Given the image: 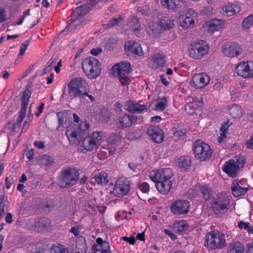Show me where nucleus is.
<instances>
[{"label":"nucleus","mask_w":253,"mask_h":253,"mask_svg":"<svg viewBox=\"0 0 253 253\" xmlns=\"http://www.w3.org/2000/svg\"><path fill=\"white\" fill-rule=\"evenodd\" d=\"M117 76L119 78L120 81L123 85H126L129 84V79L126 75Z\"/></svg>","instance_id":"0e129e2a"},{"label":"nucleus","mask_w":253,"mask_h":253,"mask_svg":"<svg viewBox=\"0 0 253 253\" xmlns=\"http://www.w3.org/2000/svg\"><path fill=\"white\" fill-rule=\"evenodd\" d=\"M130 68L129 63L121 62L112 67V74L115 76L127 75L130 71Z\"/></svg>","instance_id":"dca6fc26"},{"label":"nucleus","mask_w":253,"mask_h":253,"mask_svg":"<svg viewBox=\"0 0 253 253\" xmlns=\"http://www.w3.org/2000/svg\"><path fill=\"white\" fill-rule=\"evenodd\" d=\"M90 9L87 7V4H83L77 7L72 13L69 21L71 23H73L76 19L80 17L85 15L87 14Z\"/></svg>","instance_id":"aec40b11"},{"label":"nucleus","mask_w":253,"mask_h":253,"mask_svg":"<svg viewBox=\"0 0 253 253\" xmlns=\"http://www.w3.org/2000/svg\"><path fill=\"white\" fill-rule=\"evenodd\" d=\"M96 253H110V247L108 242L101 238L96 239Z\"/></svg>","instance_id":"393cba45"},{"label":"nucleus","mask_w":253,"mask_h":253,"mask_svg":"<svg viewBox=\"0 0 253 253\" xmlns=\"http://www.w3.org/2000/svg\"><path fill=\"white\" fill-rule=\"evenodd\" d=\"M34 227L38 232L48 231L51 229L52 224L50 219L48 218H41L37 219Z\"/></svg>","instance_id":"f3484780"},{"label":"nucleus","mask_w":253,"mask_h":253,"mask_svg":"<svg viewBox=\"0 0 253 253\" xmlns=\"http://www.w3.org/2000/svg\"><path fill=\"white\" fill-rule=\"evenodd\" d=\"M193 150L195 157L202 161L210 159L212 154L210 146L200 139L193 143Z\"/></svg>","instance_id":"39448f33"},{"label":"nucleus","mask_w":253,"mask_h":253,"mask_svg":"<svg viewBox=\"0 0 253 253\" xmlns=\"http://www.w3.org/2000/svg\"><path fill=\"white\" fill-rule=\"evenodd\" d=\"M238 75L244 78H253V61H243L236 67Z\"/></svg>","instance_id":"6e6552de"},{"label":"nucleus","mask_w":253,"mask_h":253,"mask_svg":"<svg viewBox=\"0 0 253 253\" xmlns=\"http://www.w3.org/2000/svg\"><path fill=\"white\" fill-rule=\"evenodd\" d=\"M203 100H201L197 97L194 98L193 102L187 103L185 106V110L188 114H193L195 113L197 107H202Z\"/></svg>","instance_id":"a878e982"},{"label":"nucleus","mask_w":253,"mask_h":253,"mask_svg":"<svg viewBox=\"0 0 253 253\" xmlns=\"http://www.w3.org/2000/svg\"><path fill=\"white\" fill-rule=\"evenodd\" d=\"M94 132H92L91 134V136L86 137L82 140L84 149L87 151L93 150L94 146H95V137H94Z\"/></svg>","instance_id":"72a5a7b5"},{"label":"nucleus","mask_w":253,"mask_h":253,"mask_svg":"<svg viewBox=\"0 0 253 253\" xmlns=\"http://www.w3.org/2000/svg\"><path fill=\"white\" fill-rule=\"evenodd\" d=\"M154 182L156 183V186L158 191L162 194H167L171 189L172 182L169 179Z\"/></svg>","instance_id":"4be33fe9"},{"label":"nucleus","mask_w":253,"mask_h":253,"mask_svg":"<svg viewBox=\"0 0 253 253\" xmlns=\"http://www.w3.org/2000/svg\"><path fill=\"white\" fill-rule=\"evenodd\" d=\"M50 253H68L64 246L60 244H54L50 248Z\"/></svg>","instance_id":"37998d69"},{"label":"nucleus","mask_w":253,"mask_h":253,"mask_svg":"<svg viewBox=\"0 0 253 253\" xmlns=\"http://www.w3.org/2000/svg\"><path fill=\"white\" fill-rule=\"evenodd\" d=\"M200 191L202 193L204 198L206 200H209L212 195V191L207 185L201 186Z\"/></svg>","instance_id":"a18cd8bd"},{"label":"nucleus","mask_w":253,"mask_h":253,"mask_svg":"<svg viewBox=\"0 0 253 253\" xmlns=\"http://www.w3.org/2000/svg\"><path fill=\"white\" fill-rule=\"evenodd\" d=\"M230 115L234 118L241 117L242 116V110L240 106L232 105L229 110Z\"/></svg>","instance_id":"a19ab883"},{"label":"nucleus","mask_w":253,"mask_h":253,"mask_svg":"<svg viewBox=\"0 0 253 253\" xmlns=\"http://www.w3.org/2000/svg\"><path fill=\"white\" fill-rule=\"evenodd\" d=\"M104 146L105 144H102L101 148L98 152V157L100 160L106 159L109 155H113L116 151L115 146L110 147Z\"/></svg>","instance_id":"cd10ccee"},{"label":"nucleus","mask_w":253,"mask_h":253,"mask_svg":"<svg viewBox=\"0 0 253 253\" xmlns=\"http://www.w3.org/2000/svg\"><path fill=\"white\" fill-rule=\"evenodd\" d=\"M225 245L224 235L217 230L210 232L205 237L204 246L209 250L221 249Z\"/></svg>","instance_id":"7ed1b4c3"},{"label":"nucleus","mask_w":253,"mask_h":253,"mask_svg":"<svg viewBox=\"0 0 253 253\" xmlns=\"http://www.w3.org/2000/svg\"><path fill=\"white\" fill-rule=\"evenodd\" d=\"M161 2L163 6L169 10H173L176 7L175 0H161Z\"/></svg>","instance_id":"de8ad7c7"},{"label":"nucleus","mask_w":253,"mask_h":253,"mask_svg":"<svg viewBox=\"0 0 253 253\" xmlns=\"http://www.w3.org/2000/svg\"><path fill=\"white\" fill-rule=\"evenodd\" d=\"M147 31L149 34L152 37H156L158 36L160 33L159 30L158 29L157 26L154 25L147 28Z\"/></svg>","instance_id":"864d4df0"},{"label":"nucleus","mask_w":253,"mask_h":253,"mask_svg":"<svg viewBox=\"0 0 253 253\" xmlns=\"http://www.w3.org/2000/svg\"><path fill=\"white\" fill-rule=\"evenodd\" d=\"M190 202L185 200L175 201L171 205V211L176 215L185 214L188 212L190 208Z\"/></svg>","instance_id":"1a4fd4ad"},{"label":"nucleus","mask_w":253,"mask_h":253,"mask_svg":"<svg viewBox=\"0 0 253 253\" xmlns=\"http://www.w3.org/2000/svg\"><path fill=\"white\" fill-rule=\"evenodd\" d=\"M5 187L6 189H9L10 188L12 183L14 182L13 179L11 177H6L5 179Z\"/></svg>","instance_id":"69168bd1"},{"label":"nucleus","mask_w":253,"mask_h":253,"mask_svg":"<svg viewBox=\"0 0 253 253\" xmlns=\"http://www.w3.org/2000/svg\"><path fill=\"white\" fill-rule=\"evenodd\" d=\"M253 23V14L249 15L244 19L242 25L244 29H248L251 27Z\"/></svg>","instance_id":"603ef678"},{"label":"nucleus","mask_w":253,"mask_h":253,"mask_svg":"<svg viewBox=\"0 0 253 253\" xmlns=\"http://www.w3.org/2000/svg\"><path fill=\"white\" fill-rule=\"evenodd\" d=\"M75 246L78 253H85L87 249L85 238L83 236L78 237L76 240Z\"/></svg>","instance_id":"473e14b6"},{"label":"nucleus","mask_w":253,"mask_h":253,"mask_svg":"<svg viewBox=\"0 0 253 253\" xmlns=\"http://www.w3.org/2000/svg\"><path fill=\"white\" fill-rule=\"evenodd\" d=\"M127 25L135 35L139 34L141 28L138 19L137 17H132L129 19Z\"/></svg>","instance_id":"7c9ffc66"},{"label":"nucleus","mask_w":253,"mask_h":253,"mask_svg":"<svg viewBox=\"0 0 253 253\" xmlns=\"http://www.w3.org/2000/svg\"><path fill=\"white\" fill-rule=\"evenodd\" d=\"M208 51V44L204 41L191 43L189 48L190 56L195 59H201L207 54Z\"/></svg>","instance_id":"423d86ee"},{"label":"nucleus","mask_w":253,"mask_h":253,"mask_svg":"<svg viewBox=\"0 0 253 253\" xmlns=\"http://www.w3.org/2000/svg\"><path fill=\"white\" fill-rule=\"evenodd\" d=\"M94 58L87 57L82 62V69L84 74L91 79H95V74L93 61Z\"/></svg>","instance_id":"2eb2a0df"},{"label":"nucleus","mask_w":253,"mask_h":253,"mask_svg":"<svg viewBox=\"0 0 253 253\" xmlns=\"http://www.w3.org/2000/svg\"><path fill=\"white\" fill-rule=\"evenodd\" d=\"M210 82V77L205 73L195 74L192 77L191 85L196 88L205 87Z\"/></svg>","instance_id":"ddd939ff"},{"label":"nucleus","mask_w":253,"mask_h":253,"mask_svg":"<svg viewBox=\"0 0 253 253\" xmlns=\"http://www.w3.org/2000/svg\"><path fill=\"white\" fill-rule=\"evenodd\" d=\"M9 203L7 198L5 197L4 194H0V207L6 210L8 206Z\"/></svg>","instance_id":"6e6d98bb"},{"label":"nucleus","mask_w":253,"mask_h":253,"mask_svg":"<svg viewBox=\"0 0 253 253\" xmlns=\"http://www.w3.org/2000/svg\"><path fill=\"white\" fill-rule=\"evenodd\" d=\"M6 20L5 10L3 8H0V23H2Z\"/></svg>","instance_id":"774afa93"},{"label":"nucleus","mask_w":253,"mask_h":253,"mask_svg":"<svg viewBox=\"0 0 253 253\" xmlns=\"http://www.w3.org/2000/svg\"><path fill=\"white\" fill-rule=\"evenodd\" d=\"M222 52L224 55L232 58L240 56L243 52V49L237 42H227L222 45Z\"/></svg>","instance_id":"0eeeda50"},{"label":"nucleus","mask_w":253,"mask_h":253,"mask_svg":"<svg viewBox=\"0 0 253 253\" xmlns=\"http://www.w3.org/2000/svg\"><path fill=\"white\" fill-rule=\"evenodd\" d=\"M172 175V171L170 169H161L157 171H152L149 176L153 181H158L170 180Z\"/></svg>","instance_id":"9d476101"},{"label":"nucleus","mask_w":253,"mask_h":253,"mask_svg":"<svg viewBox=\"0 0 253 253\" xmlns=\"http://www.w3.org/2000/svg\"><path fill=\"white\" fill-rule=\"evenodd\" d=\"M167 105V100L166 97H163L155 105L154 110L156 111H163Z\"/></svg>","instance_id":"3c124183"},{"label":"nucleus","mask_w":253,"mask_h":253,"mask_svg":"<svg viewBox=\"0 0 253 253\" xmlns=\"http://www.w3.org/2000/svg\"><path fill=\"white\" fill-rule=\"evenodd\" d=\"M57 116L58 118V123L59 124L58 128H59V127L63 125L64 121L66 119V117L65 113L63 112H58L57 113Z\"/></svg>","instance_id":"4d7b16f0"},{"label":"nucleus","mask_w":253,"mask_h":253,"mask_svg":"<svg viewBox=\"0 0 253 253\" xmlns=\"http://www.w3.org/2000/svg\"><path fill=\"white\" fill-rule=\"evenodd\" d=\"M172 129V138L175 141L183 139L187 132L186 127L183 125L179 123L175 124Z\"/></svg>","instance_id":"a211bd4d"},{"label":"nucleus","mask_w":253,"mask_h":253,"mask_svg":"<svg viewBox=\"0 0 253 253\" xmlns=\"http://www.w3.org/2000/svg\"><path fill=\"white\" fill-rule=\"evenodd\" d=\"M120 140V137L118 135L112 134L109 136L108 140L106 141L107 144L105 146L110 147L115 146L114 145Z\"/></svg>","instance_id":"8fccbe9b"},{"label":"nucleus","mask_w":253,"mask_h":253,"mask_svg":"<svg viewBox=\"0 0 253 253\" xmlns=\"http://www.w3.org/2000/svg\"><path fill=\"white\" fill-rule=\"evenodd\" d=\"M224 26V22L219 19H213L211 21L208 25V31L213 32L219 31L223 28Z\"/></svg>","instance_id":"2f4dec72"},{"label":"nucleus","mask_w":253,"mask_h":253,"mask_svg":"<svg viewBox=\"0 0 253 253\" xmlns=\"http://www.w3.org/2000/svg\"><path fill=\"white\" fill-rule=\"evenodd\" d=\"M125 50L128 56H142L144 54L141 44L133 41H128L125 43Z\"/></svg>","instance_id":"9b49d317"},{"label":"nucleus","mask_w":253,"mask_h":253,"mask_svg":"<svg viewBox=\"0 0 253 253\" xmlns=\"http://www.w3.org/2000/svg\"><path fill=\"white\" fill-rule=\"evenodd\" d=\"M98 120L100 122L106 123L108 122L111 117V113L109 110L106 108H103L101 109L100 112L98 114Z\"/></svg>","instance_id":"4c0bfd02"},{"label":"nucleus","mask_w":253,"mask_h":253,"mask_svg":"<svg viewBox=\"0 0 253 253\" xmlns=\"http://www.w3.org/2000/svg\"><path fill=\"white\" fill-rule=\"evenodd\" d=\"M30 39L27 40L26 41H25L23 43H22L20 49V52L19 54V55L20 56H23L26 50H27L28 45L30 42Z\"/></svg>","instance_id":"13d9d810"},{"label":"nucleus","mask_w":253,"mask_h":253,"mask_svg":"<svg viewBox=\"0 0 253 253\" xmlns=\"http://www.w3.org/2000/svg\"><path fill=\"white\" fill-rule=\"evenodd\" d=\"M239 165L233 160H230L224 165L222 169L232 177H235L239 169Z\"/></svg>","instance_id":"6ab92c4d"},{"label":"nucleus","mask_w":253,"mask_h":253,"mask_svg":"<svg viewBox=\"0 0 253 253\" xmlns=\"http://www.w3.org/2000/svg\"><path fill=\"white\" fill-rule=\"evenodd\" d=\"M97 136H96V147L97 145H101V144H105L106 142V134L104 131H99L96 132Z\"/></svg>","instance_id":"49530a36"},{"label":"nucleus","mask_w":253,"mask_h":253,"mask_svg":"<svg viewBox=\"0 0 253 253\" xmlns=\"http://www.w3.org/2000/svg\"><path fill=\"white\" fill-rule=\"evenodd\" d=\"M139 188L143 193H147L149 191L150 189L149 184L145 182L139 184Z\"/></svg>","instance_id":"680f3d73"},{"label":"nucleus","mask_w":253,"mask_h":253,"mask_svg":"<svg viewBox=\"0 0 253 253\" xmlns=\"http://www.w3.org/2000/svg\"><path fill=\"white\" fill-rule=\"evenodd\" d=\"M141 163H138L137 161L131 162L128 163V167L130 169L133 171H136L137 167L139 165H140Z\"/></svg>","instance_id":"338daca9"},{"label":"nucleus","mask_w":253,"mask_h":253,"mask_svg":"<svg viewBox=\"0 0 253 253\" xmlns=\"http://www.w3.org/2000/svg\"><path fill=\"white\" fill-rule=\"evenodd\" d=\"M90 125L87 121L83 122L79 128L80 130H82V133H85L89 128Z\"/></svg>","instance_id":"e2e57ef3"},{"label":"nucleus","mask_w":253,"mask_h":253,"mask_svg":"<svg viewBox=\"0 0 253 253\" xmlns=\"http://www.w3.org/2000/svg\"><path fill=\"white\" fill-rule=\"evenodd\" d=\"M66 134L71 145H77L81 142V141L78 139V134L77 131L67 130Z\"/></svg>","instance_id":"e433bc0d"},{"label":"nucleus","mask_w":253,"mask_h":253,"mask_svg":"<svg viewBox=\"0 0 253 253\" xmlns=\"http://www.w3.org/2000/svg\"><path fill=\"white\" fill-rule=\"evenodd\" d=\"M124 22V18L121 15H119L117 17L111 18L105 26L109 28L116 26H120Z\"/></svg>","instance_id":"79ce46f5"},{"label":"nucleus","mask_w":253,"mask_h":253,"mask_svg":"<svg viewBox=\"0 0 253 253\" xmlns=\"http://www.w3.org/2000/svg\"><path fill=\"white\" fill-rule=\"evenodd\" d=\"M31 93V91L30 90L26 89L25 90L21 97V101L29 102Z\"/></svg>","instance_id":"052dcab7"},{"label":"nucleus","mask_w":253,"mask_h":253,"mask_svg":"<svg viewBox=\"0 0 253 253\" xmlns=\"http://www.w3.org/2000/svg\"><path fill=\"white\" fill-rule=\"evenodd\" d=\"M81 225H79L72 227L69 232L72 233L77 238L80 236V231L81 230Z\"/></svg>","instance_id":"bf43d9fd"},{"label":"nucleus","mask_w":253,"mask_h":253,"mask_svg":"<svg viewBox=\"0 0 253 253\" xmlns=\"http://www.w3.org/2000/svg\"><path fill=\"white\" fill-rule=\"evenodd\" d=\"M232 193L234 196L238 197L244 195L248 191V188H243L239 185L238 181L234 180L231 185Z\"/></svg>","instance_id":"c85d7f7f"},{"label":"nucleus","mask_w":253,"mask_h":253,"mask_svg":"<svg viewBox=\"0 0 253 253\" xmlns=\"http://www.w3.org/2000/svg\"><path fill=\"white\" fill-rule=\"evenodd\" d=\"M129 182L126 179H119L116 182L113 192L118 197L127 194L129 191Z\"/></svg>","instance_id":"f8f14e48"},{"label":"nucleus","mask_w":253,"mask_h":253,"mask_svg":"<svg viewBox=\"0 0 253 253\" xmlns=\"http://www.w3.org/2000/svg\"><path fill=\"white\" fill-rule=\"evenodd\" d=\"M229 124V121H227L224 124L222 125V126L221 127L220 129V136L218 140V142L221 143L224 138H226V134L227 133L228 129L230 126Z\"/></svg>","instance_id":"c03bdc74"},{"label":"nucleus","mask_w":253,"mask_h":253,"mask_svg":"<svg viewBox=\"0 0 253 253\" xmlns=\"http://www.w3.org/2000/svg\"><path fill=\"white\" fill-rule=\"evenodd\" d=\"M87 83L82 78H73L68 84V93L71 99L84 98V95L87 94Z\"/></svg>","instance_id":"f257e3e1"},{"label":"nucleus","mask_w":253,"mask_h":253,"mask_svg":"<svg viewBox=\"0 0 253 253\" xmlns=\"http://www.w3.org/2000/svg\"><path fill=\"white\" fill-rule=\"evenodd\" d=\"M109 181L108 175L104 171L98 172L96 175V183L98 185H104L108 183Z\"/></svg>","instance_id":"ea45409f"},{"label":"nucleus","mask_w":253,"mask_h":253,"mask_svg":"<svg viewBox=\"0 0 253 253\" xmlns=\"http://www.w3.org/2000/svg\"><path fill=\"white\" fill-rule=\"evenodd\" d=\"M42 163L46 167H49L53 165L54 160L53 158L47 155H43L42 156L41 159Z\"/></svg>","instance_id":"09e8293b"},{"label":"nucleus","mask_w":253,"mask_h":253,"mask_svg":"<svg viewBox=\"0 0 253 253\" xmlns=\"http://www.w3.org/2000/svg\"><path fill=\"white\" fill-rule=\"evenodd\" d=\"M159 23L161 28L164 30L171 29L174 25L173 20L168 17L161 18Z\"/></svg>","instance_id":"58836bf2"},{"label":"nucleus","mask_w":253,"mask_h":253,"mask_svg":"<svg viewBox=\"0 0 253 253\" xmlns=\"http://www.w3.org/2000/svg\"><path fill=\"white\" fill-rule=\"evenodd\" d=\"M230 199L227 194H219L212 202V211L216 215L221 216L226 213L230 207Z\"/></svg>","instance_id":"20e7f679"},{"label":"nucleus","mask_w":253,"mask_h":253,"mask_svg":"<svg viewBox=\"0 0 253 253\" xmlns=\"http://www.w3.org/2000/svg\"><path fill=\"white\" fill-rule=\"evenodd\" d=\"M118 123L122 128L129 127L136 123V118L132 115L125 114L118 118Z\"/></svg>","instance_id":"412c9836"},{"label":"nucleus","mask_w":253,"mask_h":253,"mask_svg":"<svg viewBox=\"0 0 253 253\" xmlns=\"http://www.w3.org/2000/svg\"><path fill=\"white\" fill-rule=\"evenodd\" d=\"M177 22L178 24L183 28L187 29L190 27H193L195 25V21L190 17H187L186 15H183L179 13V16L177 18Z\"/></svg>","instance_id":"b1692460"},{"label":"nucleus","mask_w":253,"mask_h":253,"mask_svg":"<svg viewBox=\"0 0 253 253\" xmlns=\"http://www.w3.org/2000/svg\"><path fill=\"white\" fill-rule=\"evenodd\" d=\"M241 8L238 5L228 4L223 8V11L227 16H231L240 11Z\"/></svg>","instance_id":"f704fd0d"},{"label":"nucleus","mask_w":253,"mask_h":253,"mask_svg":"<svg viewBox=\"0 0 253 253\" xmlns=\"http://www.w3.org/2000/svg\"><path fill=\"white\" fill-rule=\"evenodd\" d=\"M179 13L184 15H186V16H187V17H190L192 18V19H194V18L196 17L197 15L195 10L191 8H188Z\"/></svg>","instance_id":"5fc2aeb1"},{"label":"nucleus","mask_w":253,"mask_h":253,"mask_svg":"<svg viewBox=\"0 0 253 253\" xmlns=\"http://www.w3.org/2000/svg\"><path fill=\"white\" fill-rule=\"evenodd\" d=\"M165 64V60L164 56L158 54L156 55L153 58V62L151 64V67L154 70H157L163 67Z\"/></svg>","instance_id":"c9c22d12"},{"label":"nucleus","mask_w":253,"mask_h":253,"mask_svg":"<svg viewBox=\"0 0 253 253\" xmlns=\"http://www.w3.org/2000/svg\"><path fill=\"white\" fill-rule=\"evenodd\" d=\"M79 171L70 167L63 169L57 176V184L61 188H67L75 185L79 179Z\"/></svg>","instance_id":"f03ea898"},{"label":"nucleus","mask_w":253,"mask_h":253,"mask_svg":"<svg viewBox=\"0 0 253 253\" xmlns=\"http://www.w3.org/2000/svg\"><path fill=\"white\" fill-rule=\"evenodd\" d=\"M244 246L240 242L232 243L228 245L227 253H244Z\"/></svg>","instance_id":"c756f323"},{"label":"nucleus","mask_w":253,"mask_h":253,"mask_svg":"<svg viewBox=\"0 0 253 253\" xmlns=\"http://www.w3.org/2000/svg\"><path fill=\"white\" fill-rule=\"evenodd\" d=\"M147 134L156 143L162 142L164 138L163 131L158 126H150L147 130Z\"/></svg>","instance_id":"4468645a"},{"label":"nucleus","mask_w":253,"mask_h":253,"mask_svg":"<svg viewBox=\"0 0 253 253\" xmlns=\"http://www.w3.org/2000/svg\"><path fill=\"white\" fill-rule=\"evenodd\" d=\"M126 106L128 111L136 114H140L144 110L147 109L145 105H141L131 100L126 102Z\"/></svg>","instance_id":"5701e85b"},{"label":"nucleus","mask_w":253,"mask_h":253,"mask_svg":"<svg viewBox=\"0 0 253 253\" xmlns=\"http://www.w3.org/2000/svg\"><path fill=\"white\" fill-rule=\"evenodd\" d=\"M176 166L184 170L189 169L191 166L192 161L188 156H182L175 161Z\"/></svg>","instance_id":"bb28decb"}]
</instances>
